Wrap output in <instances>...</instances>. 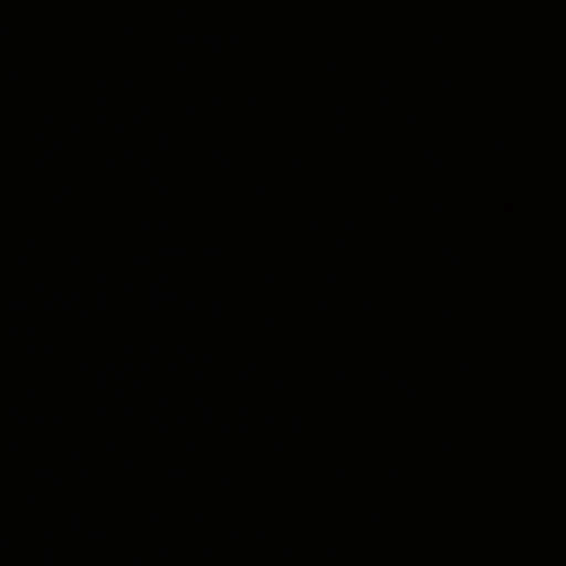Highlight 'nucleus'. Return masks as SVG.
<instances>
[{
    "label": "nucleus",
    "mask_w": 566,
    "mask_h": 566,
    "mask_svg": "<svg viewBox=\"0 0 566 566\" xmlns=\"http://www.w3.org/2000/svg\"><path fill=\"white\" fill-rule=\"evenodd\" d=\"M44 552L39 547H33L28 552L20 566H43Z\"/></svg>",
    "instance_id": "f257e3e1"
}]
</instances>
